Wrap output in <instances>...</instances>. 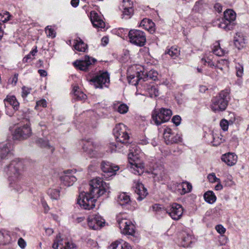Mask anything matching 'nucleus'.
<instances>
[{
  "mask_svg": "<svg viewBox=\"0 0 249 249\" xmlns=\"http://www.w3.org/2000/svg\"><path fill=\"white\" fill-rule=\"evenodd\" d=\"M62 245H63V244L62 243V241H55L53 245V248L54 249H57L58 248H60V249H61Z\"/></svg>",
  "mask_w": 249,
  "mask_h": 249,
  "instance_id": "13d9d810",
  "label": "nucleus"
},
{
  "mask_svg": "<svg viewBox=\"0 0 249 249\" xmlns=\"http://www.w3.org/2000/svg\"><path fill=\"white\" fill-rule=\"evenodd\" d=\"M207 178L211 183H214L220 181V179L216 178L215 174L214 173L209 174L207 176Z\"/></svg>",
  "mask_w": 249,
  "mask_h": 249,
  "instance_id": "37998d69",
  "label": "nucleus"
},
{
  "mask_svg": "<svg viewBox=\"0 0 249 249\" xmlns=\"http://www.w3.org/2000/svg\"><path fill=\"white\" fill-rule=\"evenodd\" d=\"M18 80V74H15L12 78L11 83L15 85Z\"/></svg>",
  "mask_w": 249,
  "mask_h": 249,
  "instance_id": "680f3d73",
  "label": "nucleus"
},
{
  "mask_svg": "<svg viewBox=\"0 0 249 249\" xmlns=\"http://www.w3.org/2000/svg\"><path fill=\"white\" fill-rule=\"evenodd\" d=\"M10 236L9 233L3 230H0V244L6 245L10 242Z\"/></svg>",
  "mask_w": 249,
  "mask_h": 249,
  "instance_id": "473e14b6",
  "label": "nucleus"
},
{
  "mask_svg": "<svg viewBox=\"0 0 249 249\" xmlns=\"http://www.w3.org/2000/svg\"><path fill=\"white\" fill-rule=\"evenodd\" d=\"M91 81L93 83L96 88L103 89L107 87L110 81L109 74L107 72H103L92 79Z\"/></svg>",
  "mask_w": 249,
  "mask_h": 249,
  "instance_id": "ddd939ff",
  "label": "nucleus"
},
{
  "mask_svg": "<svg viewBox=\"0 0 249 249\" xmlns=\"http://www.w3.org/2000/svg\"><path fill=\"white\" fill-rule=\"evenodd\" d=\"M74 96L76 98L79 100H84L86 99L87 96L83 92L81 91H76L74 92Z\"/></svg>",
  "mask_w": 249,
  "mask_h": 249,
  "instance_id": "a18cd8bd",
  "label": "nucleus"
},
{
  "mask_svg": "<svg viewBox=\"0 0 249 249\" xmlns=\"http://www.w3.org/2000/svg\"><path fill=\"white\" fill-rule=\"evenodd\" d=\"M163 137L167 144H171L181 142L180 134L175 133L170 128H166L164 130Z\"/></svg>",
  "mask_w": 249,
  "mask_h": 249,
  "instance_id": "2eb2a0df",
  "label": "nucleus"
},
{
  "mask_svg": "<svg viewBox=\"0 0 249 249\" xmlns=\"http://www.w3.org/2000/svg\"><path fill=\"white\" fill-rule=\"evenodd\" d=\"M113 133L117 142L121 144L128 142L129 136L127 132L126 126L122 123L117 124L113 130Z\"/></svg>",
  "mask_w": 249,
  "mask_h": 249,
  "instance_id": "39448f33",
  "label": "nucleus"
},
{
  "mask_svg": "<svg viewBox=\"0 0 249 249\" xmlns=\"http://www.w3.org/2000/svg\"><path fill=\"white\" fill-rule=\"evenodd\" d=\"M215 230L220 234L225 233L226 229L221 225H218L215 226Z\"/></svg>",
  "mask_w": 249,
  "mask_h": 249,
  "instance_id": "864d4df0",
  "label": "nucleus"
},
{
  "mask_svg": "<svg viewBox=\"0 0 249 249\" xmlns=\"http://www.w3.org/2000/svg\"><path fill=\"white\" fill-rule=\"evenodd\" d=\"M182 188L185 192H189L191 191L192 186L189 182H184L182 183Z\"/></svg>",
  "mask_w": 249,
  "mask_h": 249,
  "instance_id": "09e8293b",
  "label": "nucleus"
},
{
  "mask_svg": "<svg viewBox=\"0 0 249 249\" xmlns=\"http://www.w3.org/2000/svg\"><path fill=\"white\" fill-rule=\"evenodd\" d=\"M218 183L215 186V190L216 191L221 190L223 189V186L221 184L220 180L219 182H217Z\"/></svg>",
  "mask_w": 249,
  "mask_h": 249,
  "instance_id": "e2e57ef3",
  "label": "nucleus"
},
{
  "mask_svg": "<svg viewBox=\"0 0 249 249\" xmlns=\"http://www.w3.org/2000/svg\"><path fill=\"white\" fill-rule=\"evenodd\" d=\"M117 221L122 233L131 235L134 234L135 227L130 220L126 218H122L119 219Z\"/></svg>",
  "mask_w": 249,
  "mask_h": 249,
  "instance_id": "9b49d317",
  "label": "nucleus"
},
{
  "mask_svg": "<svg viewBox=\"0 0 249 249\" xmlns=\"http://www.w3.org/2000/svg\"><path fill=\"white\" fill-rule=\"evenodd\" d=\"M236 19V13L231 9L224 12V18L218 24V27L226 31L232 30L235 25L234 20Z\"/></svg>",
  "mask_w": 249,
  "mask_h": 249,
  "instance_id": "20e7f679",
  "label": "nucleus"
},
{
  "mask_svg": "<svg viewBox=\"0 0 249 249\" xmlns=\"http://www.w3.org/2000/svg\"><path fill=\"white\" fill-rule=\"evenodd\" d=\"M61 249H76V246L71 242H65V245H62Z\"/></svg>",
  "mask_w": 249,
  "mask_h": 249,
  "instance_id": "a19ab883",
  "label": "nucleus"
},
{
  "mask_svg": "<svg viewBox=\"0 0 249 249\" xmlns=\"http://www.w3.org/2000/svg\"><path fill=\"white\" fill-rule=\"evenodd\" d=\"M45 32L47 36L49 37L54 38L55 36V32L53 28L49 27V26L46 27Z\"/></svg>",
  "mask_w": 249,
  "mask_h": 249,
  "instance_id": "79ce46f5",
  "label": "nucleus"
},
{
  "mask_svg": "<svg viewBox=\"0 0 249 249\" xmlns=\"http://www.w3.org/2000/svg\"><path fill=\"white\" fill-rule=\"evenodd\" d=\"M108 43V38L107 37H103L102 38V43L104 46L106 45Z\"/></svg>",
  "mask_w": 249,
  "mask_h": 249,
  "instance_id": "338daca9",
  "label": "nucleus"
},
{
  "mask_svg": "<svg viewBox=\"0 0 249 249\" xmlns=\"http://www.w3.org/2000/svg\"><path fill=\"white\" fill-rule=\"evenodd\" d=\"M153 174L155 175V177H157L158 178L162 179L163 173L162 172H160L159 173L157 172L156 171L154 170Z\"/></svg>",
  "mask_w": 249,
  "mask_h": 249,
  "instance_id": "052dcab7",
  "label": "nucleus"
},
{
  "mask_svg": "<svg viewBox=\"0 0 249 249\" xmlns=\"http://www.w3.org/2000/svg\"><path fill=\"white\" fill-rule=\"evenodd\" d=\"M90 20L94 27L103 28L105 26L104 21L94 11H91L90 13Z\"/></svg>",
  "mask_w": 249,
  "mask_h": 249,
  "instance_id": "6ab92c4d",
  "label": "nucleus"
},
{
  "mask_svg": "<svg viewBox=\"0 0 249 249\" xmlns=\"http://www.w3.org/2000/svg\"><path fill=\"white\" fill-rule=\"evenodd\" d=\"M194 239L193 236L189 233H185L183 234L182 238L183 246L184 247H188L193 242Z\"/></svg>",
  "mask_w": 249,
  "mask_h": 249,
  "instance_id": "e433bc0d",
  "label": "nucleus"
},
{
  "mask_svg": "<svg viewBox=\"0 0 249 249\" xmlns=\"http://www.w3.org/2000/svg\"><path fill=\"white\" fill-rule=\"evenodd\" d=\"M221 160L228 166H233L237 162V156L233 153H228L223 155Z\"/></svg>",
  "mask_w": 249,
  "mask_h": 249,
  "instance_id": "aec40b11",
  "label": "nucleus"
},
{
  "mask_svg": "<svg viewBox=\"0 0 249 249\" xmlns=\"http://www.w3.org/2000/svg\"><path fill=\"white\" fill-rule=\"evenodd\" d=\"M48 194L53 199H57L59 197L60 190L56 188H50L48 190Z\"/></svg>",
  "mask_w": 249,
  "mask_h": 249,
  "instance_id": "58836bf2",
  "label": "nucleus"
},
{
  "mask_svg": "<svg viewBox=\"0 0 249 249\" xmlns=\"http://www.w3.org/2000/svg\"><path fill=\"white\" fill-rule=\"evenodd\" d=\"M32 129L28 124L17 127L14 132L13 137L15 139L23 140L26 139L32 135Z\"/></svg>",
  "mask_w": 249,
  "mask_h": 249,
  "instance_id": "9d476101",
  "label": "nucleus"
},
{
  "mask_svg": "<svg viewBox=\"0 0 249 249\" xmlns=\"http://www.w3.org/2000/svg\"><path fill=\"white\" fill-rule=\"evenodd\" d=\"M89 192H81L77 200L78 203L86 210H90L95 207L97 198L109 192V186L103 179L96 178L90 180Z\"/></svg>",
  "mask_w": 249,
  "mask_h": 249,
  "instance_id": "f257e3e1",
  "label": "nucleus"
},
{
  "mask_svg": "<svg viewBox=\"0 0 249 249\" xmlns=\"http://www.w3.org/2000/svg\"><path fill=\"white\" fill-rule=\"evenodd\" d=\"M140 26L142 27L150 33H153L155 31V23L148 18H144L142 20L140 24Z\"/></svg>",
  "mask_w": 249,
  "mask_h": 249,
  "instance_id": "393cba45",
  "label": "nucleus"
},
{
  "mask_svg": "<svg viewBox=\"0 0 249 249\" xmlns=\"http://www.w3.org/2000/svg\"><path fill=\"white\" fill-rule=\"evenodd\" d=\"M173 123L175 124L176 126L178 125L180 123L181 118L178 115L174 116L172 118Z\"/></svg>",
  "mask_w": 249,
  "mask_h": 249,
  "instance_id": "5fc2aeb1",
  "label": "nucleus"
},
{
  "mask_svg": "<svg viewBox=\"0 0 249 249\" xmlns=\"http://www.w3.org/2000/svg\"><path fill=\"white\" fill-rule=\"evenodd\" d=\"M46 106H47L46 101L44 99H42V100H39L36 102V107H45Z\"/></svg>",
  "mask_w": 249,
  "mask_h": 249,
  "instance_id": "6e6d98bb",
  "label": "nucleus"
},
{
  "mask_svg": "<svg viewBox=\"0 0 249 249\" xmlns=\"http://www.w3.org/2000/svg\"><path fill=\"white\" fill-rule=\"evenodd\" d=\"M207 5L202 0H199L196 2L193 10L196 12L201 13L204 11Z\"/></svg>",
  "mask_w": 249,
  "mask_h": 249,
  "instance_id": "72a5a7b5",
  "label": "nucleus"
},
{
  "mask_svg": "<svg viewBox=\"0 0 249 249\" xmlns=\"http://www.w3.org/2000/svg\"><path fill=\"white\" fill-rule=\"evenodd\" d=\"M236 75L239 77H242L243 73V71H244L243 66L240 64H238L236 66Z\"/></svg>",
  "mask_w": 249,
  "mask_h": 249,
  "instance_id": "49530a36",
  "label": "nucleus"
},
{
  "mask_svg": "<svg viewBox=\"0 0 249 249\" xmlns=\"http://www.w3.org/2000/svg\"><path fill=\"white\" fill-rule=\"evenodd\" d=\"M36 143L41 147L51 148L48 140L46 138H37L36 140Z\"/></svg>",
  "mask_w": 249,
  "mask_h": 249,
  "instance_id": "c9c22d12",
  "label": "nucleus"
},
{
  "mask_svg": "<svg viewBox=\"0 0 249 249\" xmlns=\"http://www.w3.org/2000/svg\"><path fill=\"white\" fill-rule=\"evenodd\" d=\"M166 212L174 220H178L181 217L183 209L182 206L177 203H173L166 209Z\"/></svg>",
  "mask_w": 249,
  "mask_h": 249,
  "instance_id": "f8f14e48",
  "label": "nucleus"
},
{
  "mask_svg": "<svg viewBox=\"0 0 249 249\" xmlns=\"http://www.w3.org/2000/svg\"><path fill=\"white\" fill-rule=\"evenodd\" d=\"M220 125L221 128L224 131H225L228 129L229 123L226 120L223 119L220 122Z\"/></svg>",
  "mask_w": 249,
  "mask_h": 249,
  "instance_id": "8fccbe9b",
  "label": "nucleus"
},
{
  "mask_svg": "<svg viewBox=\"0 0 249 249\" xmlns=\"http://www.w3.org/2000/svg\"><path fill=\"white\" fill-rule=\"evenodd\" d=\"M8 176L9 186L13 190H21V182L23 179V164L20 161L13 160L5 170Z\"/></svg>",
  "mask_w": 249,
  "mask_h": 249,
  "instance_id": "f03ea898",
  "label": "nucleus"
},
{
  "mask_svg": "<svg viewBox=\"0 0 249 249\" xmlns=\"http://www.w3.org/2000/svg\"><path fill=\"white\" fill-rule=\"evenodd\" d=\"M129 167L131 172L140 175L144 172V165L138 159L136 155L131 152L128 155Z\"/></svg>",
  "mask_w": 249,
  "mask_h": 249,
  "instance_id": "423d86ee",
  "label": "nucleus"
},
{
  "mask_svg": "<svg viewBox=\"0 0 249 249\" xmlns=\"http://www.w3.org/2000/svg\"><path fill=\"white\" fill-rule=\"evenodd\" d=\"M110 147L112 151H119V150L120 149V146L119 143L115 144L112 143L110 144Z\"/></svg>",
  "mask_w": 249,
  "mask_h": 249,
  "instance_id": "4d7b16f0",
  "label": "nucleus"
},
{
  "mask_svg": "<svg viewBox=\"0 0 249 249\" xmlns=\"http://www.w3.org/2000/svg\"><path fill=\"white\" fill-rule=\"evenodd\" d=\"M201 62L205 65H206V64H207L209 66H210V67H213L215 66L213 62L209 58H207V59L203 58L201 59Z\"/></svg>",
  "mask_w": 249,
  "mask_h": 249,
  "instance_id": "603ef678",
  "label": "nucleus"
},
{
  "mask_svg": "<svg viewBox=\"0 0 249 249\" xmlns=\"http://www.w3.org/2000/svg\"><path fill=\"white\" fill-rule=\"evenodd\" d=\"M31 90V88H29L25 86L23 87L22 88V97L23 98L26 97L28 96V95L30 93Z\"/></svg>",
  "mask_w": 249,
  "mask_h": 249,
  "instance_id": "3c124183",
  "label": "nucleus"
},
{
  "mask_svg": "<svg viewBox=\"0 0 249 249\" xmlns=\"http://www.w3.org/2000/svg\"><path fill=\"white\" fill-rule=\"evenodd\" d=\"M38 72L41 76H46L47 74V71L44 70H39Z\"/></svg>",
  "mask_w": 249,
  "mask_h": 249,
  "instance_id": "774afa93",
  "label": "nucleus"
},
{
  "mask_svg": "<svg viewBox=\"0 0 249 249\" xmlns=\"http://www.w3.org/2000/svg\"><path fill=\"white\" fill-rule=\"evenodd\" d=\"M214 8L218 12H221L222 10V7L219 3H216L214 5Z\"/></svg>",
  "mask_w": 249,
  "mask_h": 249,
  "instance_id": "69168bd1",
  "label": "nucleus"
},
{
  "mask_svg": "<svg viewBox=\"0 0 249 249\" xmlns=\"http://www.w3.org/2000/svg\"><path fill=\"white\" fill-rule=\"evenodd\" d=\"M172 114L170 109L161 108L159 110H156L153 112L152 119L155 123L159 125L169 120Z\"/></svg>",
  "mask_w": 249,
  "mask_h": 249,
  "instance_id": "0eeeda50",
  "label": "nucleus"
},
{
  "mask_svg": "<svg viewBox=\"0 0 249 249\" xmlns=\"http://www.w3.org/2000/svg\"><path fill=\"white\" fill-rule=\"evenodd\" d=\"M96 61L95 59L86 55L81 59L76 60L73 64L77 69L86 71L90 66L94 64Z\"/></svg>",
  "mask_w": 249,
  "mask_h": 249,
  "instance_id": "4468645a",
  "label": "nucleus"
},
{
  "mask_svg": "<svg viewBox=\"0 0 249 249\" xmlns=\"http://www.w3.org/2000/svg\"><path fill=\"white\" fill-rule=\"evenodd\" d=\"M101 168L104 173L109 174V175L110 176L115 175L116 174V172L120 169L118 165L105 161L102 162Z\"/></svg>",
  "mask_w": 249,
  "mask_h": 249,
  "instance_id": "a211bd4d",
  "label": "nucleus"
},
{
  "mask_svg": "<svg viewBox=\"0 0 249 249\" xmlns=\"http://www.w3.org/2000/svg\"><path fill=\"white\" fill-rule=\"evenodd\" d=\"M83 149L84 151L87 152L90 157H95L96 152L93 150V145L92 142L90 141H86L84 142L83 145Z\"/></svg>",
  "mask_w": 249,
  "mask_h": 249,
  "instance_id": "a878e982",
  "label": "nucleus"
},
{
  "mask_svg": "<svg viewBox=\"0 0 249 249\" xmlns=\"http://www.w3.org/2000/svg\"><path fill=\"white\" fill-rule=\"evenodd\" d=\"M114 108L121 114H125L128 110V107L125 104L115 105Z\"/></svg>",
  "mask_w": 249,
  "mask_h": 249,
  "instance_id": "4c0bfd02",
  "label": "nucleus"
},
{
  "mask_svg": "<svg viewBox=\"0 0 249 249\" xmlns=\"http://www.w3.org/2000/svg\"><path fill=\"white\" fill-rule=\"evenodd\" d=\"M3 102L6 108V113L9 116H12L19 107V103L15 96H7Z\"/></svg>",
  "mask_w": 249,
  "mask_h": 249,
  "instance_id": "1a4fd4ad",
  "label": "nucleus"
},
{
  "mask_svg": "<svg viewBox=\"0 0 249 249\" xmlns=\"http://www.w3.org/2000/svg\"><path fill=\"white\" fill-rule=\"evenodd\" d=\"M213 52L216 55L221 56L224 55L225 51L221 48L219 42H216L213 46Z\"/></svg>",
  "mask_w": 249,
  "mask_h": 249,
  "instance_id": "f704fd0d",
  "label": "nucleus"
},
{
  "mask_svg": "<svg viewBox=\"0 0 249 249\" xmlns=\"http://www.w3.org/2000/svg\"><path fill=\"white\" fill-rule=\"evenodd\" d=\"M10 15L9 12H5L3 14H0V21L5 22L9 20Z\"/></svg>",
  "mask_w": 249,
  "mask_h": 249,
  "instance_id": "c03bdc74",
  "label": "nucleus"
},
{
  "mask_svg": "<svg viewBox=\"0 0 249 249\" xmlns=\"http://www.w3.org/2000/svg\"><path fill=\"white\" fill-rule=\"evenodd\" d=\"M74 41V49L79 52H85L87 49V45L79 37H78Z\"/></svg>",
  "mask_w": 249,
  "mask_h": 249,
  "instance_id": "c85d7f7f",
  "label": "nucleus"
},
{
  "mask_svg": "<svg viewBox=\"0 0 249 249\" xmlns=\"http://www.w3.org/2000/svg\"><path fill=\"white\" fill-rule=\"evenodd\" d=\"M105 223V220L97 214L90 215L88 219V224L89 228L94 230H98L103 227Z\"/></svg>",
  "mask_w": 249,
  "mask_h": 249,
  "instance_id": "dca6fc26",
  "label": "nucleus"
},
{
  "mask_svg": "<svg viewBox=\"0 0 249 249\" xmlns=\"http://www.w3.org/2000/svg\"><path fill=\"white\" fill-rule=\"evenodd\" d=\"M108 249H132L131 246L126 242L116 241L112 243Z\"/></svg>",
  "mask_w": 249,
  "mask_h": 249,
  "instance_id": "bb28decb",
  "label": "nucleus"
},
{
  "mask_svg": "<svg viewBox=\"0 0 249 249\" xmlns=\"http://www.w3.org/2000/svg\"><path fill=\"white\" fill-rule=\"evenodd\" d=\"M246 39L241 33H237L234 36V44L238 49L243 48L246 44Z\"/></svg>",
  "mask_w": 249,
  "mask_h": 249,
  "instance_id": "5701e85b",
  "label": "nucleus"
},
{
  "mask_svg": "<svg viewBox=\"0 0 249 249\" xmlns=\"http://www.w3.org/2000/svg\"><path fill=\"white\" fill-rule=\"evenodd\" d=\"M117 202L121 206H127L130 205L131 200L126 193L123 192L118 195Z\"/></svg>",
  "mask_w": 249,
  "mask_h": 249,
  "instance_id": "4be33fe9",
  "label": "nucleus"
},
{
  "mask_svg": "<svg viewBox=\"0 0 249 249\" xmlns=\"http://www.w3.org/2000/svg\"><path fill=\"white\" fill-rule=\"evenodd\" d=\"M204 198L207 202L210 204L213 203L216 200L215 195L211 191H208L204 194Z\"/></svg>",
  "mask_w": 249,
  "mask_h": 249,
  "instance_id": "2f4dec72",
  "label": "nucleus"
},
{
  "mask_svg": "<svg viewBox=\"0 0 249 249\" xmlns=\"http://www.w3.org/2000/svg\"><path fill=\"white\" fill-rule=\"evenodd\" d=\"M18 245L21 248L24 249L25 247L26 244L23 238H20L18 240Z\"/></svg>",
  "mask_w": 249,
  "mask_h": 249,
  "instance_id": "bf43d9fd",
  "label": "nucleus"
},
{
  "mask_svg": "<svg viewBox=\"0 0 249 249\" xmlns=\"http://www.w3.org/2000/svg\"><path fill=\"white\" fill-rule=\"evenodd\" d=\"M135 192L139 195L137 199L139 201L142 200L148 194L147 190L143 185L139 182L135 183Z\"/></svg>",
  "mask_w": 249,
  "mask_h": 249,
  "instance_id": "412c9836",
  "label": "nucleus"
},
{
  "mask_svg": "<svg viewBox=\"0 0 249 249\" xmlns=\"http://www.w3.org/2000/svg\"><path fill=\"white\" fill-rule=\"evenodd\" d=\"M146 90L150 97H157L159 95V91L157 85L150 84L148 85Z\"/></svg>",
  "mask_w": 249,
  "mask_h": 249,
  "instance_id": "7c9ffc66",
  "label": "nucleus"
},
{
  "mask_svg": "<svg viewBox=\"0 0 249 249\" xmlns=\"http://www.w3.org/2000/svg\"><path fill=\"white\" fill-rule=\"evenodd\" d=\"M72 171L68 170L64 172V175L60 178L61 184L69 187L72 185L76 180V178L73 175Z\"/></svg>",
  "mask_w": 249,
  "mask_h": 249,
  "instance_id": "f3484780",
  "label": "nucleus"
},
{
  "mask_svg": "<svg viewBox=\"0 0 249 249\" xmlns=\"http://www.w3.org/2000/svg\"><path fill=\"white\" fill-rule=\"evenodd\" d=\"M124 8H133V2L131 0H123Z\"/></svg>",
  "mask_w": 249,
  "mask_h": 249,
  "instance_id": "de8ad7c7",
  "label": "nucleus"
},
{
  "mask_svg": "<svg viewBox=\"0 0 249 249\" xmlns=\"http://www.w3.org/2000/svg\"><path fill=\"white\" fill-rule=\"evenodd\" d=\"M133 13V8H124L123 16L125 18H130Z\"/></svg>",
  "mask_w": 249,
  "mask_h": 249,
  "instance_id": "ea45409f",
  "label": "nucleus"
},
{
  "mask_svg": "<svg viewBox=\"0 0 249 249\" xmlns=\"http://www.w3.org/2000/svg\"><path fill=\"white\" fill-rule=\"evenodd\" d=\"M11 144L9 143H0V160L6 159L10 154Z\"/></svg>",
  "mask_w": 249,
  "mask_h": 249,
  "instance_id": "b1692460",
  "label": "nucleus"
},
{
  "mask_svg": "<svg viewBox=\"0 0 249 249\" xmlns=\"http://www.w3.org/2000/svg\"><path fill=\"white\" fill-rule=\"evenodd\" d=\"M142 78L141 73L139 72H137L136 74H129L127 76L129 83L134 86H137L138 84L139 81H140Z\"/></svg>",
  "mask_w": 249,
  "mask_h": 249,
  "instance_id": "cd10ccee",
  "label": "nucleus"
},
{
  "mask_svg": "<svg viewBox=\"0 0 249 249\" xmlns=\"http://www.w3.org/2000/svg\"><path fill=\"white\" fill-rule=\"evenodd\" d=\"M165 54H168L173 59H176L179 55L180 50L177 47L173 46L166 49L165 52Z\"/></svg>",
  "mask_w": 249,
  "mask_h": 249,
  "instance_id": "c756f323",
  "label": "nucleus"
},
{
  "mask_svg": "<svg viewBox=\"0 0 249 249\" xmlns=\"http://www.w3.org/2000/svg\"><path fill=\"white\" fill-rule=\"evenodd\" d=\"M79 2V0H71V4L73 7H76L78 6Z\"/></svg>",
  "mask_w": 249,
  "mask_h": 249,
  "instance_id": "0e129e2a",
  "label": "nucleus"
},
{
  "mask_svg": "<svg viewBox=\"0 0 249 249\" xmlns=\"http://www.w3.org/2000/svg\"><path fill=\"white\" fill-rule=\"evenodd\" d=\"M130 42L138 46H143L146 43L145 33L139 30H130L128 33Z\"/></svg>",
  "mask_w": 249,
  "mask_h": 249,
  "instance_id": "6e6552de",
  "label": "nucleus"
},
{
  "mask_svg": "<svg viewBox=\"0 0 249 249\" xmlns=\"http://www.w3.org/2000/svg\"><path fill=\"white\" fill-rule=\"evenodd\" d=\"M230 99V92L228 89L221 91L211 100V108L214 112L226 110Z\"/></svg>",
  "mask_w": 249,
  "mask_h": 249,
  "instance_id": "7ed1b4c3",
  "label": "nucleus"
}]
</instances>
